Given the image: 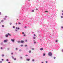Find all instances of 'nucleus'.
I'll return each instance as SVG.
<instances>
[{"mask_svg": "<svg viewBox=\"0 0 63 63\" xmlns=\"http://www.w3.org/2000/svg\"><path fill=\"white\" fill-rule=\"evenodd\" d=\"M61 28H63V27H61Z\"/></svg>", "mask_w": 63, "mask_h": 63, "instance_id": "47", "label": "nucleus"}, {"mask_svg": "<svg viewBox=\"0 0 63 63\" xmlns=\"http://www.w3.org/2000/svg\"><path fill=\"white\" fill-rule=\"evenodd\" d=\"M6 61H9V59H6Z\"/></svg>", "mask_w": 63, "mask_h": 63, "instance_id": "15", "label": "nucleus"}, {"mask_svg": "<svg viewBox=\"0 0 63 63\" xmlns=\"http://www.w3.org/2000/svg\"><path fill=\"white\" fill-rule=\"evenodd\" d=\"M19 51H21V50H20Z\"/></svg>", "mask_w": 63, "mask_h": 63, "instance_id": "39", "label": "nucleus"}, {"mask_svg": "<svg viewBox=\"0 0 63 63\" xmlns=\"http://www.w3.org/2000/svg\"><path fill=\"white\" fill-rule=\"evenodd\" d=\"M35 37H33V39H35Z\"/></svg>", "mask_w": 63, "mask_h": 63, "instance_id": "32", "label": "nucleus"}, {"mask_svg": "<svg viewBox=\"0 0 63 63\" xmlns=\"http://www.w3.org/2000/svg\"><path fill=\"white\" fill-rule=\"evenodd\" d=\"M8 17V16H5V17L6 18V17Z\"/></svg>", "mask_w": 63, "mask_h": 63, "instance_id": "14", "label": "nucleus"}, {"mask_svg": "<svg viewBox=\"0 0 63 63\" xmlns=\"http://www.w3.org/2000/svg\"><path fill=\"white\" fill-rule=\"evenodd\" d=\"M15 26H13V28H15Z\"/></svg>", "mask_w": 63, "mask_h": 63, "instance_id": "33", "label": "nucleus"}, {"mask_svg": "<svg viewBox=\"0 0 63 63\" xmlns=\"http://www.w3.org/2000/svg\"><path fill=\"white\" fill-rule=\"evenodd\" d=\"M24 36V37H25V36H26V35L25 34H24L23 35Z\"/></svg>", "mask_w": 63, "mask_h": 63, "instance_id": "16", "label": "nucleus"}, {"mask_svg": "<svg viewBox=\"0 0 63 63\" xmlns=\"http://www.w3.org/2000/svg\"><path fill=\"white\" fill-rule=\"evenodd\" d=\"M4 20H6V18H4Z\"/></svg>", "mask_w": 63, "mask_h": 63, "instance_id": "21", "label": "nucleus"}, {"mask_svg": "<svg viewBox=\"0 0 63 63\" xmlns=\"http://www.w3.org/2000/svg\"><path fill=\"white\" fill-rule=\"evenodd\" d=\"M21 43H24V41L21 40L20 42Z\"/></svg>", "mask_w": 63, "mask_h": 63, "instance_id": "4", "label": "nucleus"}, {"mask_svg": "<svg viewBox=\"0 0 63 63\" xmlns=\"http://www.w3.org/2000/svg\"><path fill=\"white\" fill-rule=\"evenodd\" d=\"M26 56H28V55H25Z\"/></svg>", "mask_w": 63, "mask_h": 63, "instance_id": "24", "label": "nucleus"}, {"mask_svg": "<svg viewBox=\"0 0 63 63\" xmlns=\"http://www.w3.org/2000/svg\"><path fill=\"white\" fill-rule=\"evenodd\" d=\"M10 24H12V23H10Z\"/></svg>", "mask_w": 63, "mask_h": 63, "instance_id": "55", "label": "nucleus"}, {"mask_svg": "<svg viewBox=\"0 0 63 63\" xmlns=\"http://www.w3.org/2000/svg\"><path fill=\"white\" fill-rule=\"evenodd\" d=\"M61 18H63V16H61Z\"/></svg>", "mask_w": 63, "mask_h": 63, "instance_id": "30", "label": "nucleus"}, {"mask_svg": "<svg viewBox=\"0 0 63 63\" xmlns=\"http://www.w3.org/2000/svg\"><path fill=\"white\" fill-rule=\"evenodd\" d=\"M16 50H17V48H16Z\"/></svg>", "mask_w": 63, "mask_h": 63, "instance_id": "41", "label": "nucleus"}, {"mask_svg": "<svg viewBox=\"0 0 63 63\" xmlns=\"http://www.w3.org/2000/svg\"><path fill=\"white\" fill-rule=\"evenodd\" d=\"M35 61V60L34 59H33L32 60V61Z\"/></svg>", "mask_w": 63, "mask_h": 63, "instance_id": "26", "label": "nucleus"}, {"mask_svg": "<svg viewBox=\"0 0 63 63\" xmlns=\"http://www.w3.org/2000/svg\"><path fill=\"white\" fill-rule=\"evenodd\" d=\"M8 41V40H4V42H7Z\"/></svg>", "mask_w": 63, "mask_h": 63, "instance_id": "5", "label": "nucleus"}, {"mask_svg": "<svg viewBox=\"0 0 63 63\" xmlns=\"http://www.w3.org/2000/svg\"><path fill=\"white\" fill-rule=\"evenodd\" d=\"M14 60H16V58H14Z\"/></svg>", "mask_w": 63, "mask_h": 63, "instance_id": "25", "label": "nucleus"}, {"mask_svg": "<svg viewBox=\"0 0 63 63\" xmlns=\"http://www.w3.org/2000/svg\"><path fill=\"white\" fill-rule=\"evenodd\" d=\"M2 57H3V56H4V54H2Z\"/></svg>", "mask_w": 63, "mask_h": 63, "instance_id": "11", "label": "nucleus"}, {"mask_svg": "<svg viewBox=\"0 0 63 63\" xmlns=\"http://www.w3.org/2000/svg\"><path fill=\"white\" fill-rule=\"evenodd\" d=\"M1 23V22H0V24Z\"/></svg>", "mask_w": 63, "mask_h": 63, "instance_id": "59", "label": "nucleus"}, {"mask_svg": "<svg viewBox=\"0 0 63 63\" xmlns=\"http://www.w3.org/2000/svg\"><path fill=\"white\" fill-rule=\"evenodd\" d=\"M54 59H55V58H56L55 57H54Z\"/></svg>", "mask_w": 63, "mask_h": 63, "instance_id": "34", "label": "nucleus"}, {"mask_svg": "<svg viewBox=\"0 0 63 63\" xmlns=\"http://www.w3.org/2000/svg\"><path fill=\"white\" fill-rule=\"evenodd\" d=\"M21 47H22V46H23V45H21Z\"/></svg>", "mask_w": 63, "mask_h": 63, "instance_id": "49", "label": "nucleus"}, {"mask_svg": "<svg viewBox=\"0 0 63 63\" xmlns=\"http://www.w3.org/2000/svg\"><path fill=\"white\" fill-rule=\"evenodd\" d=\"M44 49L43 48H41L40 49V50H43Z\"/></svg>", "mask_w": 63, "mask_h": 63, "instance_id": "7", "label": "nucleus"}, {"mask_svg": "<svg viewBox=\"0 0 63 63\" xmlns=\"http://www.w3.org/2000/svg\"><path fill=\"white\" fill-rule=\"evenodd\" d=\"M8 36H11V34H10L9 33H8Z\"/></svg>", "mask_w": 63, "mask_h": 63, "instance_id": "3", "label": "nucleus"}, {"mask_svg": "<svg viewBox=\"0 0 63 63\" xmlns=\"http://www.w3.org/2000/svg\"><path fill=\"white\" fill-rule=\"evenodd\" d=\"M34 49L33 48H32V50H34Z\"/></svg>", "mask_w": 63, "mask_h": 63, "instance_id": "38", "label": "nucleus"}, {"mask_svg": "<svg viewBox=\"0 0 63 63\" xmlns=\"http://www.w3.org/2000/svg\"><path fill=\"white\" fill-rule=\"evenodd\" d=\"M62 15H63V13H62Z\"/></svg>", "mask_w": 63, "mask_h": 63, "instance_id": "56", "label": "nucleus"}, {"mask_svg": "<svg viewBox=\"0 0 63 63\" xmlns=\"http://www.w3.org/2000/svg\"><path fill=\"white\" fill-rule=\"evenodd\" d=\"M45 54L44 53V54H43V56H45Z\"/></svg>", "mask_w": 63, "mask_h": 63, "instance_id": "18", "label": "nucleus"}, {"mask_svg": "<svg viewBox=\"0 0 63 63\" xmlns=\"http://www.w3.org/2000/svg\"><path fill=\"white\" fill-rule=\"evenodd\" d=\"M2 27H4V25H2Z\"/></svg>", "mask_w": 63, "mask_h": 63, "instance_id": "28", "label": "nucleus"}, {"mask_svg": "<svg viewBox=\"0 0 63 63\" xmlns=\"http://www.w3.org/2000/svg\"><path fill=\"white\" fill-rule=\"evenodd\" d=\"M1 45H3V43H1Z\"/></svg>", "mask_w": 63, "mask_h": 63, "instance_id": "37", "label": "nucleus"}, {"mask_svg": "<svg viewBox=\"0 0 63 63\" xmlns=\"http://www.w3.org/2000/svg\"><path fill=\"white\" fill-rule=\"evenodd\" d=\"M16 29H19V28H17V27H16Z\"/></svg>", "mask_w": 63, "mask_h": 63, "instance_id": "6", "label": "nucleus"}, {"mask_svg": "<svg viewBox=\"0 0 63 63\" xmlns=\"http://www.w3.org/2000/svg\"><path fill=\"white\" fill-rule=\"evenodd\" d=\"M16 31H17V30H16Z\"/></svg>", "mask_w": 63, "mask_h": 63, "instance_id": "58", "label": "nucleus"}, {"mask_svg": "<svg viewBox=\"0 0 63 63\" xmlns=\"http://www.w3.org/2000/svg\"><path fill=\"white\" fill-rule=\"evenodd\" d=\"M48 54L49 56H51L52 55V53L51 52H49Z\"/></svg>", "mask_w": 63, "mask_h": 63, "instance_id": "1", "label": "nucleus"}, {"mask_svg": "<svg viewBox=\"0 0 63 63\" xmlns=\"http://www.w3.org/2000/svg\"><path fill=\"white\" fill-rule=\"evenodd\" d=\"M22 34H24V32H22Z\"/></svg>", "mask_w": 63, "mask_h": 63, "instance_id": "51", "label": "nucleus"}, {"mask_svg": "<svg viewBox=\"0 0 63 63\" xmlns=\"http://www.w3.org/2000/svg\"><path fill=\"white\" fill-rule=\"evenodd\" d=\"M27 27L26 26H25L24 27L25 28H26Z\"/></svg>", "mask_w": 63, "mask_h": 63, "instance_id": "20", "label": "nucleus"}, {"mask_svg": "<svg viewBox=\"0 0 63 63\" xmlns=\"http://www.w3.org/2000/svg\"><path fill=\"white\" fill-rule=\"evenodd\" d=\"M18 43H20V41H18Z\"/></svg>", "mask_w": 63, "mask_h": 63, "instance_id": "45", "label": "nucleus"}, {"mask_svg": "<svg viewBox=\"0 0 63 63\" xmlns=\"http://www.w3.org/2000/svg\"><path fill=\"white\" fill-rule=\"evenodd\" d=\"M2 61H3V60H4V59H2Z\"/></svg>", "mask_w": 63, "mask_h": 63, "instance_id": "44", "label": "nucleus"}, {"mask_svg": "<svg viewBox=\"0 0 63 63\" xmlns=\"http://www.w3.org/2000/svg\"><path fill=\"white\" fill-rule=\"evenodd\" d=\"M29 53H31V50H30L29 51Z\"/></svg>", "mask_w": 63, "mask_h": 63, "instance_id": "9", "label": "nucleus"}, {"mask_svg": "<svg viewBox=\"0 0 63 63\" xmlns=\"http://www.w3.org/2000/svg\"><path fill=\"white\" fill-rule=\"evenodd\" d=\"M58 40H56V42H57V41H58Z\"/></svg>", "mask_w": 63, "mask_h": 63, "instance_id": "23", "label": "nucleus"}, {"mask_svg": "<svg viewBox=\"0 0 63 63\" xmlns=\"http://www.w3.org/2000/svg\"><path fill=\"white\" fill-rule=\"evenodd\" d=\"M13 53H11V54H13Z\"/></svg>", "mask_w": 63, "mask_h": 63, "instance_id": "46", "label": "nucleus"}, {"mask_svg": "<svg viewBox=\"0 0 63 63\" xmlns=\"http://www.w3.org/2000/svg\"><path fill=\"white\" fill-rule=\"evenodd\" d=\"M0 62V63H2V61H1Z\"/></svg>", "mask_w": 63, "mask_h": 63, "instance_id": "27", "label": "nucleus"}, {"mask_svg": "<svg viewBox=\"0 0 63 63\" xmlns=\"http://www.w3.org/2000/svg\"><path fill=\"white\" fill-rule=\"evenodd\" d=\"M1 22H3V21H4V20H1Z\"/></svg>", "mask_w": 63, "mask_h": 63, "instance_id": "13", "label": "nucleus"}, {"mask_svg": "<svg viewBox=\"0 0 63 63\" xmlns=\"http://www.w3.org/2000/svg\"><path fill=\"white\" fill-rule=\"evenodd\" d=\"M18 23L19 24H21V23H20L18 22Z\"/></svg>", "mask_w": 63, "mask_h": 63, "instance_id": "19", "label": "nucleus"}, {"mask_svg": "<svg viewBox=\"0 0 63 63\" xmlns=\"http://www.w3.org/2000/svg\"><path fill=\"white\" fill-rule=\"evenodd\" d=\"M34 44H36V42H34Z\"/></svg>", "mask_w": 63, "mask_h": 63, "instance_id": "42", "label": "nucleus"}, {"mask_svg": "<svg viewBox=\"0 0 63 63\" xmlns=\"http://www.w3.org/2000/svg\"><path fill=\"white\" fill-rule=\"evenodd\" d=\"M29 0V1H30V0Z\"/></svg>", "mask_w": 63, "mask_h": 63, "instance_id": "57", "label": "nucleus"}, {"mask_svg": "<svg viewBox=\"0 0 63 63\" xmlns=\"http://www.w3.org/2000/svg\"><path fill=\"white\" fill-rule=\"evenodd\" d=\"M25 47H27V45H25Z\"/></svg>", "mask_w": 63, "mask_h": 63, "instance_id": "29", "label": "nucleus"}, {"mask_svg": "<svg viewBox=\"0 0 63 63\" xmlns=\"http://www.w3.org/2000/svg\"><path fill=\"white\" fill-rule=\"evenodd\" d=\"M34 36H36V34H34Z\"/></svg>", "mask_w": 63, "mask_h": 63, "instance_id": "36", "label": "nucleus"}, {"mask_svg": "<svg viewBox=\"0 0 63 63\" xmlns=\"http://www.w3.org/2000/svg\"><path fill=\"white\" fill-rule=\"evenodd\" d=\"M12 57V58H13V59H14V57Z\"/></svg>", "mask_w": 63, "mask_h": 63, "instance_id": "54", "label": "nucleus"}, {"mask_svg": "<svg viewBox=\"0 0 63 63\" xmlns=\"http://www.w3.org/2000/svg\"><path fill=\"white\" fill-rule=\"evenodd\" d=\"M45 12H46V13H47V12H48V11H45Z\"/></svg>", "mask_w": 63, "mask_h": 63, "instance_id": "12", "label": "nucleus"}, {"mask_svg": "<svg viewBox=\"0 0 63 63\" xmlns=\"http://www.w3.org/2000/svg\"><path fill=\"white\" fill-rule=\"evenodd\" d=\"M8 63H11L10 62H8Z\"/></svg>", "mask_w": 63, "mask_h": 63, "instance_id": "50", "label": "nucleus"}, {"mask_svg": "<svg viewBox=\"0 0 63 63\" xmlns=\"http://www.w3.org/2000/svg\"><path fill=\"white\" fill-rule=\"evenodd\" d=\"M41 63H44V62H42Z\"/></svg>", "mask_w": 63, "mask_h": 63, "instance_id": "52", "label": "nucleus"}, {"mask_svg": "<svg viewBox=\"0 0 63 63\" xmlns=\"http://www.w3.org/2000/svg\"><path fill=\"white\" fill-rule=\"evenodd\" d=\"M45 62H46V63H47V62H48L47 61H46Z\"/></svg>", "mask_w": 63, "mask_h": 63, "instance_id": "22", "label": "nucleus"}, {"mask_svg": "<svg viewBox=\"0 0 63 63\" xmlns=\"http://www.w3.org/2000/svg\"><path fill=\"white\" fill-rule=\"evenodd\" d=\"M5 37H8V35L7 34L6 35H5Z\"/></svg>", "mask_w": 63, "mask_h": 63, "instance_id": "8", "label": "nucleus"}, {"mask_svg": "<svg viewBox=\"0 0 63 63\" xmlns=\"http://www.w3.org/2000/svg\"><path fill=\"white\" fill-rule=\"evenodd\" d=\"M26 42H27V40L26 39L25 40Z\"/></svg>", "mask_w": 63, "mask_h": 63, "instance_id": "40", "label": "nucleus"}, {"mask_svg": "<svg viewBox=\"0 0 63 63\" xmlns=\"http://www.w3.org/2000/svg\"><path fill=\"white\" fill-rule=\"evenodd\" d=\"M2 14V13L1 12H0V15H1Z\"/></svg>", "mask_w": 63, "mask_h": 63, "instance_id": "31", "label": "nucleus"}, {"mask_svg": "<svg viewBox=\"0 0 63 63\" xmlns=\"http://www.w3.org/2000/svg\"><path fill=\"white\" fill-rule=\"evenodd\" d=\"M16 24H17L16 23Z\"/></svg>", "mask_w": 63, "mask_h": 63, "instance_id": "53", "label": "nucleus"}, {"mask_svg": "<svg viewBox=\"0 0 63 63\" xmlns=\"http://www.w3.org/2000/svg\"><path fill=\"white\" fill-rule=\"evenodd\" d=\"M11 40L12 41V42H14V41H15V39H11Z\"/></svg>", "mask_w": 63, "mask_h": 63, "instance_id": "2", "label": "nucleus"}, {"mask_svg": "<svg viewBox=\"0 0 63 63\" xmlns=\"http://www.w3.org/2000/svg\"><path fill=\"white\" fill-rule=\"evenodd\" d=\"M1 49H3V48H2V47H1Z\"/></svg>", "mask_w": 63, "mask_h": 63, "instance_id": "48", "label": "nucleus"}, {"mask_svg": "<svg viewBox=\"0 0 63 63\" xmlns=\"http://www.w3.org/2000/svg\"><path fill=\"white\" fill-rule=\"evenodd\" d=\"M32 12H34V10H32Z\"/></svg>", "mask_w": 63, "mask_h": 63, "instance_id": "17", "label": "nucleus"}, {"mask_svg": "<svg viewBox=\"0 0 63 63\" xmlns=\"http://www.w3.org/2000/svg\"><path fill=\"white\" fill-rule=\"evenodd\" d=\"M27 61H29V60H30V59H27Z\"/></svg>", "mask_w": 63, "mask_h": 63, "instance_id": "10", "label": "nucleus"}, {"mask_svg": "<svg viewBox=\"0 0 63 63\" xmlns=\"http://www.w3.org/2000/svg\"><path fill=\"white\" fill-rule=\"evenodd\" d=\"M62 52H63V49L62 50Z\"/></svg>", "mask_w": 63, "mask_h": 63, "instance_id": "43", "label": "nucleus"}, {"mask_svg": "<svg viewBox=\"0 0 63 63\" xmlns=\"http://www.w3.org/2000/svg\"><path fill=\"white\" fill-rule=\"evenodd\" d=\"M36 10H38V8H36Z\"/></svg>", "mask_w": 63, "mask_h": 63, "instance_id": "35", "label": "nucleus"}]
</instances>
